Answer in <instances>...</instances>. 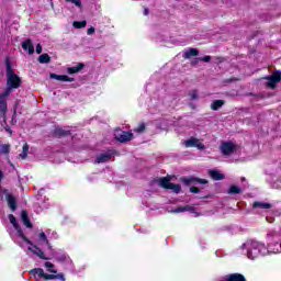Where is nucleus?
<instances>
[{
  "mask_svg": "<svg viewBox=\"0 0 281 281\" xmlns=\"http://www.w3.org/2000/svg\"><path fill=\"white\" fill-rule=\"evenodd\" d=\"M21 87V77L14 74L12 66L7 64V89L0 94V124L5 123V112L8 111V97L13 89Z\"/></svg>",
  "mask_w": 281,
  "mask_h": 281,
  "instance_id": "obj_1",
  "label": "nucleus"
},
{
  "mask_svg": "<svg viewBox=\"0 0 281 281\" xmlns=\"http://www.w3.org/2000/svg\"><path fill=\"white\" fill-rule=\"evenodd\" d=\"M9 221L12 223L16 234H11L12 240L15 243V245H19V247H22L23 249V244L21 240H24L26 245H30L27 247V251H31V254H34V256H37V258H41V260H49V257L45 256V252L43 249H41L38 246L34 245L32 240H30L27 237H25V234H23V229H21V226H19V223H16V217L14 215L10 214L9 215Z\"/></svg>",
  "mask_w": 281,
  "mask_h": 281,
  "instance_id": "obj_2",
  "label": "nucleus"
},
{
  "mask_svg": "<svg viewBox=\"0 0 281 281\" xmlns=\"http://www.w3.org/2000/svg\"><path fill=\"white\" fill-rule=\"evenodd\" d=\"M243 247L247 248V258L250 260H256L258 256H265L267 251H271L272 254H281V244H268L265 246V244L256 240L248 241L247 244H244Z\"/></svg>",
  "mask_w": 281,
  "mask_h": 281,
  "instance_id": "obj_3",
  "label": "nucleus"
},
{
  "mask_svg": "<svg viewBox=\"0 0 281 281\" xmlns=\"http://www.w3.org/2000/svg\"><path fill=\"white\" fill-rule=\"evenodd\" d=\"M45 270L42 268H34L30 271L35 280H60L66 281L65 274L58 273L56 266L49 261L44 263ZM46 271V272H45Z\"/></svg>",
  "mask_w": 281,
  "mask_h": 281,
  "instance_id": "obj_4",
  "label": "nucleus"
},
{
  "mask_svg": "<svg viewBox=\"0 0 281 281\" xmlns=\"http://www.w3.org/2000/svg\"><path fill=\"white\" fill-rule=\"evenodd\" d=\"M156 182L158 183V186H160V188H165L166 190H172V192H175L176 194H179V192H181V186L171 183L170 178H160L156 180Z\"/></svg>",
  "mask_w": 281,
  "mask_h": 281,
  "instance_id": "obj_5",
  "label": "nucleus"
},
{
  "mask_svg": "<svg viewBox=\"0 0 281 281\" xmlns=\"http://www.w3.org/2000/svg\"><path fill=\"white\" fill-rule=\"evenodd\" d=\"M265 80H268L266 82V87H268V89H276L279 82H281V71L276 70L270 76L265 77Z\"/></svg>",
  "mask_w": 281,
  "mask_h": 281,
  "instance_id": "obj_6",
  "label": "nucleus"
},
{
  "mask_svg": "<svg viewBox=\"0 0 281 281\" xmlns=\"http://www.w3.org/2000/svg\"><path fill=\"white\" fill-rule=\"evenodd\" d=\"M221 150H222V155L224 156L234 155L236 150V144H234L233 142L223 143L221 146Z\"/></svg>",
  "mask_w": 281,
  "mask_h": 281,
  "instance_id": "obj_7",
  "label": "nucleus"
},
{
  "mask_svg": "<svg viewBox=\"0 0 281 281\" xmlns=\"http://www.w3.org/2000/svg\"><path fill=\"white\" fill-rule=\"evenodd\" d=\"M115 139L117 142L124 143V142H131L133 139V133L131 132H124V131H116L114 134Z\"/></svg>",
  "mask_w": 281,
  "mask_h": 281,
  "instance_id": "obj_8",
  "label": "nucleus"
},
{
  "mask_svg": "<svg viewBox=\"0 0 281 281\" xmlns=\"http://www.w3.org/2000/svg\"><path fill=\"white\" fill-rule=\"evenodd\" d=\"M184 146L186 148H198L199 150H203V148H205V145L194 137L187 139L184 142Z\"/></svg>",
  "mask_w": 281,
  "mask_h": 281,
  "instance_id": "obj_9",
  "label": "nucleus"
},
{
  "mask_svg": "<svg viewBox=\"0 0 281 281\" xmlns=\"http://www.w3.org/2000/svg\"><path fill=\"white\" fill-rule=\"evenodd\" d=\"M53 257L55 260H57V262H66V265H71V258H69V256L63 251L53 252Z\"/></svg>",
  "mask_w": 281,
  "mask_h": 281,
  "instance_id": "obj_10",
  "label": "nucleus"
},
{
  "mask_svg": "<svg viewBox=\"0 0 281 281\" xmlns=\"http://www.w3.org/2000/svg\"><path fill=\"white\" fill-rule=\"evenodd\" d=\"M113 155H115V153L113 150H108L103 154H100L99 156H97L95 162L97 164H106V161L111 160V157H113Z\"/></svg>",
  "mask_w": 281,
  "mask_h": 281,
  "instance_id": "obj_11",
  "label": "nucleus"
},
{
  "mask_svg": "<svg viewBox=\"0 0 281 281\" xmlns=\"http://www.w3.org/2000/svg\"><path fill=\"white\" fill-rule=\"evenodd\" d=\"M182 183L186 186H196V183L205 184L207 180L205 179H196V178H181Z\"/></svg>",
  "mask_w": 281,
  "mask_h": 281,
  "instance_id": "obj_12",
  "label": "nucleus"
},
{
  "mask_svg": "<svg viewBox=\"0 0 281 281\" xmlns=\"http://www.w3.org/2000/svg\"><path fill=\"white\" fill-rule=\"evenodd\" d=\"M50 78L53 80H58L59 82H74V78L67 76V75H56V74H50Z\"/></svg>",
  "mask_w": 281,
  "mask_h": 281,
  "instance_id": "obj_13",
  "label": "nucleus"
},
{
  "mask_svg": "<svg viewBox=\"0 0 281 281\" xmlns=\"http://www.w3.org/2000/svg\"><path fill=\"white\" fill-rule=\"evenodd\" d=\"M22 48L24 49V52H27L30 56L34 54V44H32V40H26L22 42Z\"/></svg>",
  "mask_w": 281,
  "mask_h": 281,
  "instance_id": "obj_14",
  "label": "nucleus"
},
{
  "mask_svg": "<svg viewBox=\"0 0 281 281\" xmlns=\"http://www.w3.org/2000/svg\"><path fill=\"white\" fill-rule=\"evenodd\" d=\"M252 207L254 210H271V203L256 201L252 203Z\"/></svg>",
  "mask_w": 281,
  "mask_h": 281,
  "instance_id": "obj_15",
  "label": "nucleus"
},
{
  "mask_svg": "<svg viewBox=\"0 0 281 281\" xmlns=\"http://www.w3.org/2000/svg\"><path fill=\"white\" fill-rule=\"evenodd\" d=\"M38 243L40 245H47L48 249L52 251V244H49V239H47V235H45V232H41L38 234Z\"/></svg>",
  "mask_w": 281,
  "mask_h": 281,
  "instance_id": "obj_16",
  "label": "nucleus"
},
{
  "mask_svg": "<svg viewBox=\"0 0 281 281\" xmlns=\"http://www.w3.org/2000/svg\"><path fill=\"white\" fill-rule=\"evenodd\" d=\"M5 200H7V203H8L9 207H10V210H12V212H14V210H16V199H14L12 196V194L8 193L5 195Z\"/></svg>",
  "mask_w": 281,
  "mask_h": 281,
  "instance_id": "obj_17",
  "label": "nucleus"
},
{
  "mask_svg": "<svg viewBox=\"0 0 281 281\" xmlns=\"http://www.w3.org/2000/svg\"><path fill=\"white\" fill-rule=\"evenodd\" d=\"M210 60H212L211 56H204V57H198L191 60V65L193 67H196V65H199V63H210Z\"/></svg>",
  "mask_w": 281,
  "mask_h": 281,
  "instance_id": "obj_18",
  "label": "nucleus"
},
{
  "mask_svg": "<svg viewBox=\"0 0 281 281\" xmlns=\"http://www.w3.org/2000/svg\"><path fill=\"white\" fill-rule=\"evenodd\" d=\"M225 179V173H221L218 170H212V180L213 181H223Z\"/></svg>",
  "mask_w": 281,
  "mask_h": 281,
  "instance_id": "obj_19",
  "label": "nucleus"
},
{
  "mask_svg": "<svg viewBox=\"0 0 281 281\" xmlns=\"http://www.w3.org/2000/svg\"><path fill=\"white\" fill-rule=\"evenodd\" d=\"M192 56H199V50L196 48H189L183 53V58H192Z\"/></svg>",
  "mask_w": 281,
  "mask_h": 281,
  "instance_id": "obj_20",
  "label": "nucleus"
},
{
  "mask_svg": "<svg viewBox=\"0 0 281 281\" xmlns=\"http://www.w3.org/2000/svg\"><path fill=\"white\" fill-rule=\"evenodd\" d=\"M85 65L83 64H78L77 66L74 67H69L67 69V72L71 75L74 74H78V71H81V69H83Z\"/></svg>",
  "mask_w": 281,
  "mask_h": 281,
  "instance_id": "obj_21",
  "label": "nucleus"
},
{
  "mask_svg": "<svg viewBox=\"0 0 281 281\" xmlns=\"http://www.w3.org/2000/svg\"><path fill=\"white\" fill-rule=\"evenodd\" d=\"M243 189L236 184H233L229 187L227 194H241Z\"/></svg>",
  "mask_w": 281,
  "mask_h": 281,
  "instance_id": "obj_22",
  "label": "nucleus"
},
{
  "mask_svg": "<svg viewBox=\"0 0 281 281\" xmlns=\"http://www.w3.org/2000/svg\"><path fill=\"white\" fill-rule=\"evenodd\" d=\"M21 218L25 227H32V223L30 222V217L27 216V212L22 211L21 213Z\"/></svg>",
  "mask_w": 281,
  "mask_h": 281,
  "instance_id": "obj_23",
  "label": "nucleus"
},
{
  "mask_svg": "<svg viewBox=\"0 0 281 281\" xmlns=\"http://www.w3.org/2000/svg\"><path fill=\"white\" fill-rule=\"evenodd\" d=\"M225 104V100H214L212 102V111H218Z\"/></svg>",
  "mask_w": 281,
  "mask_h": 281,
  "instance_id": "obj_24",
  "label": "nucleus"
},
{
  "mask_svg": "<svg viewBox=\"0 0 281 281\" xmlns=\"http://www.w3.org/2000/svg\"><path fill=\"white\" fill-rule=\"evenodd\" d=\"M49 60H52V58L49 57L48 54H42L38 57V63H41L42 65H45V64L49 63Z\"/></svg>",
  "mask_w": 281,
  "mask_h": 281,
  "instance_id": "obj_25",
  "label": "nucleus"
},
{
  "mask_svg": "<svg viewBox=\"0 0 281 281\" xmlns=\"http://www.w3.org/2000/svg\"><path fill=\"white\" fill-rule=\"evenodd\" d=\"M29 151H30V145L25 143L22 147V153L20 154L21 159H25L27 157Z\"/></svg>",
  "mask_w": 281,
  "mask_h": 281,
  "instance_id": "obj_26",
  "label": "nucleus"
},
{
  "mask_svg": "<svg viewBox=\"0 0 281 281\" xmlns=\"http://www.w3.org/2000/svg\"><path fill=\"white\" fill-rule=\"evenodd\" d=\"M72 26L76 27V30H80L82 27H87V21H75L72 23Z\"/></svg>",
  "mask_w": 281,
  "mask_h": 281,
  "instance_id": "obj_27",
  "label": "nucleus"
},
{
  "mask_svg": "<svg viewBox=\"0 0 281 281\" xmlns=\"http://www.w3.org/2000/svg\"><path fill=\"white\" fill-rule=\"evenodd\" d=\"M71 133L69 131H65L63 128H57L55 131V135H57V137H65V135H70Z\"/></svg>",
  "mask_w": 281,
  "mask_h": 281,
  "instance_id": "obj_28",
  "label": "nucleus"
},
{
  "mask_svg": "<svg viewBox=\"0 0 281 281\" xmlns=\"http://www.w3.org/2000/svg\"><path fill=\"white\" fill-rule=\"evenodd\" d=\"M10 153V145H1L0 155H8Z\"/></svg>",
  "mask_w": 281,
  "mask_h": 281,
  "instance_id": "obj_29",
  "label": "nucleus"
},
{
  "mask_svg": "<svg viewBox=\"0 0 281 281\" xmlns=\"http://www.w3.org/2000/svg\"><path fill=\"white\" fill-rule=\"evenodd\" d=\"M66 3H72L76 8H82V2L80 0H65Z\"/></svg>",
  "mask_w": 281,
  "mask_h": 281,
  "instance_id": "obj_30",
  "label": "nucleus"
},
{
  "mask_svg": "<svg viewBox=\"0 0 281 281\" xmlns=\"http://www.w3.org/2000/svg\"><path fill=\"white\" fill-rule=\"evenodd\" d=\"M184 212H191L192 214H196V216H199V213H196V209L190 205H184Z\"/></svg>",
  "mask_w": 281,
  "mask_h": 281,
  "instance_id": "obj_31",
  "label": "nucleus"
},
{
  "mask_svg": "<svg viewBox=\"0 0 281 281\" xmlns=\"http://www.w3.org/2000/svg\"><path fill=\"white\" fill-rule=\"evenodd\" d=\"M134 131L136 133H144V131H146V125L144 123H142Z\"/></svg>",
  "mask_w": 281,
  "mask_h": 281,
  "instance_id": "obj_32",
  "label": "nucleus"
},
{
  "mask_svg": "<svg viewBox=\"0 0 281 281\" xmlns=\"http://www.w3.org/2000/svg\"><path fill=\"white\" fill-rule=\"evenodd\" d=\"M175 214H181V212H186V206H178L172 211Z\"/></svg>",
  "mask_w": 281,
  "mask_h": 281,
  "instance_id": "obj_33",
  "label": "nucleus"
},
{
  "mask_svg": "<svg viewBox=\"0 0 281 281\" xmlns=\"http://www.w3.org/2000/svg\"><path fill=\"white\" fill-rule=\"evenodd\" d=\"M238 80H240V79L236 78V77H232V78L226 79L225 82H227L229 85L232 82H238Z\"/></svg>",
  "mask_w": 281,
  "mask_h": 281,
  "instance_id": "obj_34",
  "label": "nucleus"
},
{
  "mask_svg": "<svg viewBox=\"0 0 281 281\" xmlns=\"http://www.w3.org/2000/svg\"><path fill=\"white\" fill-rule=\"evenodd\" d=\"M35 52H36V54H42L43 46H41V44H37L36 47H35Z\"/></svg>",
  "mask_w": 281,
  "mask_h": 281,
  "instance_id": "obj_35",
  "label": "nucleus"
},
{
  "mask_svg": "<svg viewBox=\"0 0 281 281\" xmlns=\"http://www.w3.org/2000/svg\"><path fill=\"white\" fill-rule=\"evenodd\" d=\"M87 34L88 36H91V34H95V29L91 26L90 29H88Z\"/></svg>",
  "mask_w": 281,
  "mask_h": 281,
  "instance_id": "obj_36",
  "label": "nucleus"
},
{
  "mask_svg": "<svg viewBox=\"0 0 281 281\" xmlns=\"http://www.w3.org/2000/svg\"><path fill=\"white\" fill-rule=\"evenodd\" d=\"M190 192H192L193 194H199V188H196V187H191V188H190Z\"/></svg>",
  "mask_w": 281,
  "mask_h": 281,
  "instance_id": "obj_37",
  "label": "nucleus"
},
{
  "mask_svg": "<svg viewBox=\"0 0 281 281\" xmlns=\"http://www.w3.org/2000/svg\"><path fill=\"white\" fill-rule=\"evenodd\" d=\"M190 95H191V100H196V95H198L196 91L193 90Z\"/></svg>",
  "mask_w": 281,
  "mask_h": 281,
  "instance_id": "obj_38",
  "label": "nucleus"
},
{
  "mask_svg": "<svg viewBox=\"0 0 281 281\" xmlns=\"http://www.w3.org/2000/svg\"><path fill=\"white\" fill-rule=\"evenodd\" d=\"M216 60H217L216 64L218 65V64L223 63V61L225 60V58H223V57H217Z\"/></svg>",
  "mask_w": 281,
  "mask_h": 281,
  "instance_id": "obj_39",
  "label": "nucleus"
},
{
  "mask_svg": "<svg viewBox=\"0 0 281 281\" xmlns=\"http://www.w3.org/2000/svg\"><path fill=\"white\" fill-rule=\"evenodd\" d=\"M144 14H145V15L148 14V9H145Z\"/></svg>",
  "mask_w": 281,
  "mask_h": 281,
  "instance_id": "obj_40",
  "label": "nucleus"
},
{
  "mask_svg": "<svg viewBox=\"0 0 281 281\" xmlns=\"http://www.w3.org/2000/svg\"><path fill=\"white\" fill-rule=\"evenodd\" d=\"M3 179V173L0 171V181Z\"/></svg>",
  "mask_w": 281,
  "mask_h": 281,
  "instance_id": "obj_41",
  "label": "nucleus"
},
{
  "mask_svg": "<svg viewBox=\"0 0 281 281\" xmlns=\"http://www.w3.org/2000/svg\"><path fill=\"white\" fill-rule=\"evenodd\" d=\"M209 175H212V170H209Z\"/></svg>",
  "mask_w": 281,
  "mask_h": 281,
  "instance_id": "obj_42",
  "label": "nucleus"
},
{
  "mask_svg": "<svg viewBox=\"0 0 281 281\" xmlns=\"http://www.w3.org/2000/svg\"><path fill=\"white\" fill-rule=\"evenodd\" d=\"M215 256H218V251H215Z\"/></svg>",
  "mask_w": 281,
  "mask_h": 281,
  "instance_id": "obj_43",
  "label": "nucleus"
}]
</instances>
